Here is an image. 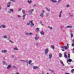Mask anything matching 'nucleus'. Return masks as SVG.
Instances as JSON below:
<instances>
[{"mask_svg":"<svg viewBox=\"0 0 74 74\" xmlns=\"http://www.w3.org/2000/svg\"><path fill=\"white\" fill-rule=\"evenodd\" d=\"M18 18H21V16H20V15H18Z\"/></svg>","mask_w":74,"mask_h":74,"instance_id":"de8ad7c7","label":"nucleus"},{"mask_svg":"<svg viewBox=\"0 0 74 74\" xmlns=\"http://www.w3.org/2000/svg\"><path fill=\"white\" fill-rule=\"evenodd\" d=\"M21 61L22 62H23V63H25V61L24 60H21Z\"/></svg>","mask_w":74,"mask_h":74,"instance_id":"37998d69","label":"nucleus"},{"mask_svg":"<svg viewBox=\"0 0 74 74\" xmlns=\"http://www.w3.org/2000/svg\"><path fill=\"white\" fill-rule=\"evenodd\" d=\"M73 42H74V38L72 40Z\"/></svg>","mask_w":74,"mask_h":74,"instance_id":"6e6d98bb","label":"nucleus"},{"mask_svg":"<svg viewBox=\"0 0 74 74\" xmlns=\"http://www.w3.org/2000/svg\"><path fill=\"white\" fill-rule=\"evenodd\" d=\"M42 74H44V72H43L42 73Z\"/></svg>","mask_w":74,"mask_h":74,"instance_id":"13d9d810","label":"nucleus"},{"mask_svg":"<svg viewBox=\"0 0 74 74\" xmlns=\"http://www.w3.org/2000/svg\"><path fill=\"white\" fill-rule=\"evenodd\" d=\"M41 35H44L45 32L43 31H42L40 32Z\"/></svg>","mask_w":74,"mask_h":74,"instance_id":"423d86ee","label":"nucleus"},{"mask_svg":"<svg viewBox=\"0 0 74 74\" xmlns=\"http://www.w3.org/2000/svg\"><path fill=\"white\" fill-rule=\"evenodd\" d=\"M49 16V14L47 13L46 14V16L48 17V16Z\"/></svg>","mask_w":74,"mask_h":74,"instance_id":"ea45409f","label":"nucleus"},{"mask_svg":"<svg viewBox=\"0 0 74 74\" xmlns=\"http://www.w3.org/2000/svg\"><path fill=\"white\" fill-rule=\"evenodd\" d=\"M3 64H6V62H5L3 61Z\"/></svg>","mask_w":74,"mask_h":74,"instance_id":"c9c22d12","label":"nucleus"},{"mask_svg":"<svg viewBox=\"0 0 74 74\" xmlns=\"http://www.w3.org/2000/svg\"><path fill=\"white\" fill-rule=\"evenodd\" d=\"M27 2H28V3L29 4H31V3H32V0H28Z\"/></svg>","mask_w":74,"mask_h":74,"instance_id":"dca6fc26","label":"nucleus"},{"mask_svg":"<svg viewBox=\"0 0 74 74\" xmlns=\"http://www.w3.org/2000/svg\"><path fill=\"white\" fill-rule=\"evenodd\" d=\"M13 49L14 50H16V51H18V48H17V47H14L13 48Z\"/></svg>","mask_w":74,"mask_h":74,"instance_id":"5701e85b","label":"nucleus"},{"mask_svg":"<svg viewBox=\"0 0 74 74\" xmlns=\"http://www.w3.org/2000/svg\"><path fill=\"white\" fill-rule=\"evenodd\" d=\"M62 0H59L58 1V3H60V1H61Z\"/></svg>","mask_w":74,"mask_h":74,"instance_id":"a18cd8bd","label":"nucleus"},{"mask_svg":"<svg viewBox=\"0 0 74 74\" xmlns=\"http://www.w3.org/2000/svg\"><path fill=\"white\" fill-rule=\"evenodd\" d=\"M41 25H42V26H43V24H42Z\"/></svg>","mask_w":74,"mask_h":74,"instance_id":"69168bd1","label":"nucleus"},{"mask_svg":"<svg viewBox=\"0 0 74 74\" xmlns=\"http://www.w3.org/2000/svg\"><path fill=\"white\" fill-rule=\"evenodd\" d=\"M25 34L26 35H33V34L32 33H27Z\"/></svg>","mask_w":74,"mask_h":74,"instance_id":"9d476101","label":"nucleus"},{"mask_svg":"<svg viewBox=\"0 0 74 74\" xmlns=\"http://www.w3.org/2000/svg\"><path fill=\"white\" fill-rule=\"evenodd\" d=\"M2 27L3 28H5L6 27V26L4 24L1 25Z\"/></svg>","mask_w":74,"mask_h":74,"instance_id":"6ab92c4d","label":"nucleus"},{"mask_svg":"<svg viewBox=\"0 0 74 74\" xmlns=\"http://www.w3.org/2000/svg\"><path fill=\"white\" fill-rule=\"evenodd\" d=\"M11 12H14V10L12 9H10V11H9L8 12L10 14H11Z\"/></svg>","mask_w":74,"mask_h":74,"instance_id":"20e7f679","label":"nucleus"},{"mask_svg":"<svg viewBox=\"0 0 74 74\" xmlns=\"http://www.w3.org/2000/svg\"><path fill=\"white\" fill-rule=\"evenodd\" d=\"M64 57L65 58H67V55H66V53H64Z\"/></svg>","mask_w":74,"mask_h":74,"instance_id":"412c9836","label":"nucleus"},{"mask_svg":"<svg viewBox=\"0 0 74 74\" xmlns=\"http://www.w3.org/2000/svg\"><path fill=\"white\" fill-rule=\"evenodd\" d=\"M48 28H49L50 30H52V27H51L49 26H48Z\"/></svg>","mask_w":74,"mask_h":74,"instance_id":"2f4dec72","label":"nucleus"},{"mask_svg":"<svg viewBox=\"0 0 74 74\" xmlns=\"http://www.w3.org/2000/svg\"><path fill=\"white\" fill-rule=\"evenodd\" d=\"M36 32H38L39 31V28H37L36 29Z\"/></svg>","mask_w":74,"mask_h":74,"instance_id":"7c9ffc66","label":"nucleus"},{"mask_svg":"<svg viewBox=\"0 0 74 74\" xmlns=\"http://www.w3.org/2000/svg\"><path fill=\"white\" fill-rule=\"evenodd\" d=\"M71 38H72V37H73V34L72 33H71Z\"/></svg>","mask_w":74,"mask_h":74,"instance_id":"473e14b6","label":"nucleus"},{"mask_svg":"<svg viewBox=\"0 0 74 74\" xmlns=\"http://www.w3.org/2000/svg\"><path fill=\"white\" fill-rule=\"evenodd\" d=\"M1 10V6L0 5V10Z\"/></svg>","mask_w":74,"mask_h":74,"instance_id":"603ef678","label":"nucleus"},{"mask_svg":"<svg viewBox=\"0 0 74 74\" xmlns=\"http://www.w3.org/2000/svg\"><path fill=\"white\" fill-rule=\"evenodd\" d=\"M61 48L62 49L64 48L65 49H67V47L66 46H61Z\"/></svg>","mask_w":74,"mask_h":74,"instance_id":"1a4fd4ad","label":"nucleus"},{"mask_svg":"<svg viewBox=\"0 0 74 74\" xmlns=\"http://www.w3.org/2000/svg\"><path fill=\"white\" fill-rule=\"evenodd\" d=\"M38 37L37 36V35H36V36L35 38V39L36 40H38Z\"/></svg>","mask_w":74,"mask_h":74,"instance_id":"ddd939ff","label":"nucleus"},{"mask_svg":"<svg viewBox=\"0 0 74 74\" xmlns=\"http://www.w3.org/2000/svg\"><path fill=\"white\" fill-rule=\"evenodd\" d=\"M16 74H19V73L17 72V73H16Z\"/></svg>","mask_w":74,"mask_h":74,"instance_id":"4d7b16f0","label":"nucleus"},{"mask_svg":"<svg viewBox=\"0 0 74 74\" xmlns=\"http://www.w3.org/2000/svg\"><path fill=\"white\" fill-rule=\"evenodd\" d=\"M11 1H12V2H13V3H15V2L16 1V0H10Z\"/></svg>","mask_w":74,"mask_h":74,"instance_id":"cd10ccee","label":"nucleus"},{"mask_svg":"<svg viewBox=\"0 0 74 74\" xmlns=\"http://www.w3.org/2000/svg\"><path fill=\"white\" fill-rule=\"evenodd\" d=\"M60 62L61 63V64H62V66H64V64L63 63V61L62 60H61L60 61Z\"/></svg>","mask_w":74,"mask_h":74,"instance_id":"4be33fe9","label":"nucleus"},{"mask_svg":"<svg viewBox=\"0 0 74 74\" xmlns=\"http://www.w3.org/2000/svg\"><path fill=\"white\" fill-rule=\"evenodd\" d=\"M62 51H64V49H62Z\"/></svg>","mask_w":74,"mask_h":74,"instance_id":"052dcab7","label":"nucleus"},{"mask_svg":"<svg viewBox=\"0 0 74 74\" xmlns=\"http://www.w3.org/2000/svg\"><path fill=\"white\" fill-rule=\"evenodd\" d=\"M22 12L23 13V14H25V10H23L22 11Z\"/></svg>","mask_w":74,"mask_h":74,"instance_id":"f704fd0d","label":"nucleus"},{"mask_svg":"<svg viewBox=\"0 0 74 74\" xmlns=\"http://www.w3.org/2000/svg\"><path fill=\"white\" fill-rule=\"evenodd\" d=\"M70 32L71 33H72V32H73V31L71 30Z\"/></svg>","mask_w":74,"mask_h":74,"instance_id":"bf43d9fd","label":"nucleus"},{"mask_svg":"<svg viewBox=\"0 0 74 74\" xmlns=\"http://www.w3.org/2000/svg\"><path fill=\"white\" fill-rule=\"evenodd\" d=\"M50 1H52L53 3H56L57 2V1L56 0H50Z\"/></svg>","mask_w":74,"mask_h":74,"instance_id":"2eb2a0df","label":"nucleus"},{"mask_svg":"<svg viewBox=\"0 0 74 74\" xmlns=\"http://www.w3.org/2000/svg\"><path fill=\"white\" fill-rule=\"evenodd\" d=\"M68 57L69 58H70V54H68Z\"/></svg>","mask_w":74,"mask_h":74,"instance_id":"58836bf2","label":"nucleus"},{"mask_svg":"<svg viewBox=\"0 0 74 74\" xmlns=\"http://www.w3.org/2000/svg\"><path fill=\"white\" fill-rule=\"evenodd\" d=\"M68 64H69V65H70V64H71V63H70V62H67Z\"/></svg>","mask_w":74,"mask_h":74,"instance_id":"8fccbe9b","label":"nucleus"},{"mask_svg":"<svg viewBox=\"0 0 74 74\" xmlns=\"http://www.w3.org/2000/svg\"><path fill=\"white\" fill-rule=\"evenodd\" d=\"M40 16H41V18H43L44 16V13H41L40 14Z\"/></svg>","mask_w":74,"mask_h":74,"instance_id":"4468645a","label":"nucleus"},{"mask_svg":"<svg viewBox=\"0 0 74 74\" xmlns=\"http://www.w3.org/2000/svg\"><path fill=\"white\" fill-rule=\"evenodd\" d=\"M2 53H6L7 52V51L6 50H2L1 51Z\"/></svg>","mask_w":74,"mask_h":74,"instance_id":"f8f14e48","label":"nucleus"},{"mask_svg":"<svg viewBox=\"0 0 74 74\" xmlns=\"http://www.w3.org/2000/svg\"><path fill=\"white\" fill-rule=\"evenodd\" d=\"M11 65L10 64H9L8 65L7 68L8 69H10V68H11Z\"/></svg>","mask_w":74,"mask_h":74,"instance_id":"aec40b11","label":"nucleus"},{"mask_svg":"<svg viewBox=\"0 0 74 74\" xmlns=\"http://www.w3.org/2000/svg\"><path fill=\"white\" fill-rule=\"evenodd\" d=\"M27 25H30V21L29 23H27Z\"/></svg>","mask_w":74,"mask_h":74,"instance_id":"79ce46f5","label":"nucleus"},{"mask_svg":"<svg viewBox=\"0 0 74 74\" xmlns=\"http://www.w3.org/2000/svg\"><path fill=\"white\" fill-rule=\"evenodd\" d=\"M10 42H11V43H14V42H12V41H10Z\"/></svg>","mask_w":74,"mask_h":74,"instance_id":"3c124183","label":"nucleus"},{"mask_svg":"<svg viewBox=\"0 0 74 74\" xmlns=\"http://www.w3.org/2000/svg\"><path fill=\"white\" fill-rule=\"evenodd\" d=\"M32 61L30 60H29L28 62V63L30 65L31 64V63H32Z\"/></svg>","mask_w":74,"mask_h":74,"instance_id":"a878e982","label":"nucleus"},{"mask_svg":"<svg viewBox=\"0 0 74 74\" xmlns=\"http://www.w3.org/2000/svg\"><path fill=\"white\" fill-rule=\"evenodd\" d=\"M46 8V10H47V11L48 12L50 11V9H48V8Z\"/></svg>","mask_w":74,"mask_h":74,"instance_id":"e433bc0d","label":"nucleus"},{"mask_svg":"<svg viewBox=\"0 0 74 74\" xmlns=\"http://www.w3.org/2000/svg\"><path fill=\"white\" fill-rule=\"evenodd\" d=\"M59 57H62V54L61 53L60 54Z\"/></svg>","mask_w":74,"mask_h":74,"instance_id":"49530a36","label":"nucleus"},{"mask_svg":"<svg viewBox=\"0 0 74 74\" xmlns=\"http://www.w3.org/2000/svg\"><path fill=\"white\" fill-rule=\"evenodd\" d=\"M73 27L72 26H67L66 27V28H72Z\"/></svg>","mask_w":74,"mask_h":74,"instance_id":"a211bd4d","label":"nucleus"},{"mask_svg":"<svg viewBox=\"0 0 74 74\" xmlns=\"http://www.w3.org/2000/svg\"><path fill=\"white\" fill-rule=\"evenodd\" d=\"M69 14L70 16H71V17H73V16H74V15L71 13H69Z\"/></svg>","mask_w":74,"mask_h":74,"instance_id":"f3484780","label":"nucleus"},{"mask_svg":"<svg viewBox=\"0 0 74 74\" xmlns=\"http://www.w3.org/2000/svg\"><path fill=\"white\" fill-rule=\"evenodd\" d=\"M10 37H9L8 38V40H9V39H10Z\"/></svg>","mask_w":74,"mask_h":74,"instance_id":"680f3d73","label":"nucleus"},{"mask_svg":"<svg viewBox=\"0 0 74 74\" xmlns=\"http://www.w3.org/2000/svg\"><path fill=\"white\" fill-rule=\"evenodd\" d=\"M66 7L67 8H69V7H70V5L69 4H67L66 5Z\"/></svg>","mask_w":74,"mask_h":74,"instance_id":"393cba45","label":"nucleus"},{"mask_svg":"<svg viewBox=\"0 0 74 74\" xmlns=\"http://www.w3.org/2000/svg\"><path fill=\"white\" fill-rule=\"evenodd\" d=\"M49 51V49L48 48L46 49L45 50V54H47Z\"/></svg>","mask_w":74,"mask_h":74,"instance_id":"f03ea898","label":"nucleus"},{"mask_svg":"<svg viewBox=\"0 0 74 74\" xmlns=\"http://www.w3.org/2000/svg\"><path fill=\"white\" fill-rule=\"evenodd\" d=\"M73 66H71V68H73Z\"/></svg>","mask_w":74,"mask_h":74,"instance_id":"e2e57ef3","label":"nucleus"},{"mask_svg":"<svg viewBox=\"0 0 74 74\" xmlns=\"http://www.w3.org/2000/svg\"><path fill=\"white\" fill-rule=\"evenodd\" d=\"M47 74H49V73H47Z\"/></svg>","mask_w":74,"mask_h":74,"instance_id":"338daca9","label":"nucleus"},{"mask_svg":"<svg viewBox=\"0 0 74 74\" xmlns=\"http://www.w3.org/2000/svg\"><path fill=\"white\" fill-rule=\"evenodd\" d=\"M38 69V67L37 66H33V69L36 70V69Z\"/></svg>","mask_w":74,"mask_h":74,"instance_id":"39448f33","label":"nucleus"},{"mask_svg":"<svg viewBox=\"0 0 74 74\" xmlns=\"http://www.w3.org/2000/svg\"><path fill=\"white\" fill-rule=\"evenodd\" d=\"M11 2H9L8 3H7L8 5L7 6L8 7H10V4H11Z\"/></svg>","mask_w":74,"mask_h":74,"instance_id":"9b49d317","label":"nucleus"},{"mask_svg":"<svg viewBox=\"0 0 74 74\" xmlns=\"http://www.w3.org/2000/svg\"><path fill=\"white\" fill-rule=\"evenodd\" d=\"M30 26L31 27H33V26H34V23L32 21H30Z\"/></svg>","mask_w":74,"mask_h":74,"instance_id":"f257e3e1","label":"nucleus"},{"mask_svg":"<svg viewBox=\"0 0 74 74\" xmlns=\"http://www.w3.org/2000/svg\"><path fill=\"white\" fill-rule=\"evenodd\" d=\"M8 38V36L6 35L4 36H3V38Z\"/></svg>","mask_w":74,"mask_h":74,"instance_id":"b1692460","label":"nucleus"},{"mask_svg":"<svg viewBox=\"0 0 74 74\" xmlns=\"http://www.w3.org/2000/svg\"><path fill=\"white\" fill-rule=\"evenodd\" d=\"M49 71H51V73H55V71H54L53 70H52L51 69H50V70H49Z\"/></svg>","mask_w":74,"mask_h":74,"instance_id":"c85d7f7f","label":"nucleus"},{"mask_svg":"<svg viewBox=\"0 0 74 74\" xmlns=\"http://www.w3.org/2000/svg\"><path fill=\"white\" fill-rule=\"evenodd\" d=\"M34 11V9H32L31 11H29V12H31L32 13V12H33V11Z\"/></svg>","mask_w":74,"mask_h":74,"instance_id":"4c0bfd02","label":"nucleus"},{"mask_svg":"<svg viewBox=\"0 0 74 74\" xmlns=\"http://www.w3.org/2000/svg\"><path fill=\"white\" fill-rule=\"evenodd\" d=\"M51 48H52V49H54V46H53V45H51Z\"/></svg>","mask_w":74,"mask_h":74,"instance_id":"bb28decb","label":"nucleus"},{"mask_svg":"<svg viewBox=\"0 0 74 74\" xmlns=\"http://www.w3.org/2000/svg\"><path fill=\"white\" fill-rule=\"evenodd\" d=\"M21 8H20L18 10V11H21Z\"/></svg>","mask_w":74,"mask_h":74,"instance_id":"c03bdc74","label":"nucleus"},{"mask_svg":"<svg viewBox=\"0 0 74 74\" xmlns=\"http://www.w3.org/2000/svg\"><path fill=\"white\" fill-rule=\"evenodd\" d=\"M42 12H44V10H43L42 11Z\"/></svg>","mask_w":74,"mask_h":74,"instance_id":"0e129e2a","label":"nucleus"},{"mask_svg":"<svg viewBox=\"0 0 74 74\" xmlns=\"http://www.w3.org/2000/svg\"><path fill=\"white\" fill-rule=\"evenodd\" d=\"M26 16V15H23V20H24L25 19V16Z\"/></svg>","mask_w":74,"mask_h":74,"instance_id":"c756f323","label":"nucleus"},{"mask_svg":"<svg viewBox=\"0 0 74 74\" xmlns=\"http://www.w3.org/2000/svg\"><path fill=\"white\" fill-rule=\"evenodd\" d=\"M52 57V55L51 54H50L49 55V59H51Z\"/></svg>","mask_w":74,"mask_h":74,"instance_id":"0eeeda50","label":"nucleus"},{"mask_svg":"<svg viewBox=\"0 0 74 74\" xmlns=\"http://www.w3.org/2000/svg\"><path fill=\"white\" fill-rule=\"evenodd\" d=\"M74 71V69H72L71 70V72L72 73H73Z\"/></svg>","mask_w":74,"mask_h":74,"instance_id":"72a5a7b5","label":"nucleus"},{"mask_svg":"<svg viewBox=\"0 0 74 74\" xmlns=\"http://www.w3.org/2000/svg\"><path fill=\"white\" fill-rule=\"evenodd\" d=\"M36 4H34V7H36Z\"/></svg>","mask_w":74,"mask_h":74,"instance_id":"864d4df0","label":"nucleus"},{"mask_svg":"<svg viewBox=\"0 0 74 74\" xmlns=\"http://www.w3.org/2000/svg\"><path fill=\"white\" fill-rule=\"evenodd\" d=\"M53 74H55V73H53Z\"/></svg>","mask_w":74,"mask_h":74,"instance_id":"774afa93","label":"nucleus"},{"mask_svg":"<svg viewBox=\"0 0 74 74\" xmlns=\"http://www.w3.org/2000/svg\"><path fill=\"white\" fill-rule=\"evenodd\" d=\"M63 12V11H61L60 12V14H59L58 15V17L59 18H61L62 17V13Z\"/></svg>","mask_w":74,"mask_h":74,"instance_id":"7ed1b4c3","label":"nucleus"},{"mask_svg":"<svg viewBox=\"0 0 74 74\" xmlns=\"http://www.w3.org/2000/svg\"><path fill=\"white\" fill-rule=\"evenodd\" d=\"M72 62V60H71L70 59H68L67 60V63H68V62Z\"/></svg>","mask_w":74,"mask_h":74,"instance_id":"6e6552de","label":"nucleus"},{"mask_svg":"<svg viewBox=\"0 0 74 74\" xmlns=\"http://www.w3.org/2000/svg\"><path fill=\"white\" fill-rule=\"evenodd\" d=\"M72 47H74V42H73L72 44Z\"/></svg>","mask_w":74,"mask_h":74,"instance_id":"a19ab883","label":"nucleus"},{"mask_svg":"<svg viewBox=\"0 0 74 74\" xmlns=\"http://www.w3.org/2000/svg\"><path fill=\"white\" fill-rule=\"evenodd\" d=\"M2 27L1 25V23H0V29H1Z\"/></svg>","mask_w":74,"mask_h":74,"instance_id":"09e8293b","label":"nucleus"},{"mask_svg":"<svg viewBox=\"0 0 74 74\" xmlns=\"http://www.w3.org/2000/svg\"><path fill=\"white\" fill-rule=\"evenodd\" d=\"M14 55H12V58H14Z\"/></svg>","mask_w":74,"mask_h":74,"instance_id":"5fc2aeb1","label":"nucleus"}]
</instances>
